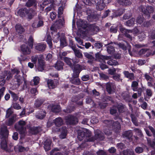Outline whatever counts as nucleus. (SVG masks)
<instances>
[{"instance_id":"4be33fe9","label":"nucleus","mask_w":155,"mask_h":155,"mask_svg":"<svg viewBox=\"0 0 155 155\" xmlns=\"http://www.w3.org/2000/svg\"><path fill=\"white\" fill-rule=\"evenodd\" d=\"M113 15L111 16L112 18L120 16L123 13V9L120 8L118 9L117 10H113Z\"/></svg>"},{"instance_id":"de8ad7c7","label":"nucleus","mask_w":155,"mask_h":155,"mask_svg":"<svg viewBox=\"0 0 155 155\" xmlns=\"http://www.w3.org/2000/svg\"><path fill=\"white\" fill-rule=\"evenodd\" d=\"M91 31L94 33L98 32L99 30V27L94 24L91 25Z\"/></svg>"},{"instance_id":"1a4fd4ad","label":"nucleus","mask_w":155,"mask_h":155,"mask_svg":"<svg viewBox=\"0 0 155 155\" xmlns=\"http://www.w3.org/2000/svg\"><path fill=\"white\" fill-rule=\"evenodd\" d=\"M26 124L25 121L20 120L18 122V124H15V128L17 130L19 131L21 134H23L24 132V126Z\"/></svg>"},{"instance_id":"0eeeda50","label":"nucleus","mask_w":155,"mask_h":155,"mask_svg":"<svg viewBox=\"0 0 155 155\" xmlns=\"http://www.w3.org/2000/svg\"><path fill=\"white\" fill-rule=\"evenodd\" d=\"M107 0H92L93 2H94L96 5V9L99 11H101L105 7V4L108 3V2H107Z\"/></svg>"},{"instance_id":"c03bdc74","label":"nucleus","mask_w":155,"mask_h":155,"mask_svg":"<svg viewBox=\"0 0 155 155\" xmlns=\"http://www.w3.org/2000/svg\"><path fill=\"white\" fill-rule=\"evenodd\" d=\"M138 82L136 81H132L131 84V87L132 90L135 91H137V89L138 88Z\"/></svg>"},{"instance_id":"412c9836","label":"nucleus","mask_w":155,"mask_h":155,"mask_svg":"<svg viewBox=\"0 0 155 155\" xmlns=\"http://www.w3.org/2000/svg\"><path fill=\"white\" fill-rule=\"evenodd\" d=\"M52 140L49 139H46L44 142V148L46 151H48L51 149V145Z\"/></svg>"},{"instance_id":"dca6fc26","label":"nucleus","mask_w":155,"mask_h":155,"mask_svg":"<svg viewBox=\"0 0 155 155\" xmlns=\"http://www.w3.org/2000/svg\"><path fill=\"white\" fill-rule=\"evenodd\" d=\"M46 47L47 45L46 44L40 43L37 44L35 47V49L38 51L43 52L45 50Z\"/></svg>"},{"instance_id":"58836bf2","label":"nucleus","mask_w":155,"mask_h":155,"mask_svg":"<svg viewBox=\"0 0 155 155\" xmlns=\"http://www.w3.org/2000/svg\"><path fill=\"white\" fill-rule=\"evenodd\" d=\"M55 6L54 3H52L49 6L46 8L45 9V12H46V15H47L48 13L50 11L54 10L55 9Z\"/></svg>"},{"instance_id":"f03ea898","label":"nucleus","mask_w":155,"mask_h":155,"mask_svg":"<svg viewBox=\"0 0 155 155\" xmlns=\"http://www.w3.org/2000/svg\"><path fill=\"white\" fill-rule=\"evenodd\" d=\"M50 29L52 31L51 32L52 35L53 37H54V41L57 43L59 40L61 47H64L67 46L68 43L64 34L63 33L57 32V29L54 27L51 26Z\"/></svg>"},{"instance_id":"8fccbe9b","label":"nucleus","mask_w":155,"mask_h":155,"mask_svg":"<svg viewBox=\"0 0 155 155\" xmlns=\"http://www.w3.org/2000/svg\"><path fill=\"white\" fill-rule=\"evenodd\" d=\"M130 117L131 119V120L133 123L136 126H138V123L137 121V118L135 115L133 114H131L130 115Z\"/></svg>"},{"instance_id":"79ce46f5","label":"nucleus","mask_w":155,"mask_h":155,"mask_svg":"<svg viewBox=\"0 0 155 155\" xmlns=\"http://www.w3.org/2000/svg\"><path fill=\"white\" fill-rule=\"evenodd\" d=\"M46 41L48 45L49 48H51L52 46V38L50 35L48 34L47 35Z\"/></svg>"},{"instance_id":"f8f14e48","label":"nucleus","mask_w":155,"mask_h":155,"mask_svg":"<svg viewBox=\"0 0 155 155\" xmlns=\"http://www.w3.org/2000/svg\"><path fill=\"white\" fill-rule=\"evenodd\" d=\"M27 8H22L18 9L15 13L16 15L19 16L22 18H24L26 16Z\"/></svg>"},{"instance_id":"f704fd0d","label":"nucleus","mask_w":155,"mask_h":155,"mask_svg":"<svg viewBox=\"0 0 155 155\" xmlns=\"http://www.w3.org/2000/svg\"><path fill=\"white\" fill-rule=\"evenodd\" d=\"M117 2L120 5L123 6L128 5L131 4L130 0H118Z\"/></svg>"},{"instance_id":"e433bc0d","label":"nucleus","mask_w":155,"mask_h":155,"mask_svg":"<svg viewBox=\"0 0 155 155\" xmlns=\"http://www.w3.org/2000/svg\"><path fill=\"white\" fill-rule=\"evenodd\" d=\"M113 121V120H103V122L105 124V126L110 128Z\"/></svg>"},{"instance_id":"72a5a7b5","label":"nucleus","mask_w":155,"mask_h":155,"mask_svg":"<svg viewBox=\"0 0 155 155\" xmlns=\"http://www.w3.org/2000/svg\"><path fill=\"white\" fill-rule=\"evenodd\" d=\"M2 74L5 78H6V79L7 80H9L11 79L12 77V75L10 71H5L2 73Z\"/></svg>"},{"instance_id":"f3484780","label":"nucleus","mask_w":155,"mask_h":155,"mask_svg":"<svg viewBox=\"0 0 155 155\" xmlns=\"http://www.w3.org/2000/svg\"><path fill=\"white\" fill-rule=\"evenodd\" d=\"M8 139H3L1 142V147L2 150L6 152H9V150L8 149Z\"/></svg>"},{"instance_id":"bf43d9fd","label":"nucleus","mask_w":155,"mask_h":155,"mask_svg":"<svg viewBox=\"0 0 155 155\" xmlns=\"http://www.w3.org/2000/svg\"><path fill=\"white\" fill-rule=\"evenodd\" d=\"M13 107L15 109L19 110L21 109V107L19 104L17 103H13L12 104Z\"/></svg>"},{"instance_id":"a878e982","label":"nucleus","mask_w":155,"mask_h":155,"mask_svg":"<svg viewBox=\"0 0 155 155\" xmlns=\"http://www.w3.org/2000/svg\"><path fill=\"white\" fill-rule=\"evenodd\" d=\"M75 109V107L72 104H70L68 106L66 109H64L63 111L66 113H70L74 111Z\"/></svg>"},{"instance_id":"cd10ccee","label":"nucleus","mask_w":155,"mask_h":155,"mask_svg":"<svg viewBox=\"0 0 155 155\" xmlns=\"http://www.w3.org/2000/svg\"><path fill=\"white\" fill-rule=\"evenodd\" d=\"M64 65V64L63 62L58 61L55 64L54 67L55 69L60 71L63 69Z\"/></svg>"},{"instance_id":"0e129e2a","label":"nucleus","mask_w":155,"mask_h":155,"mask_svg":"<svg viewBox=\"0 0 155 155\" xmlns=\"http://www.w3.org/2000/svg\"><path fill=\"white\" fill-rule=\"evenodd\" d=\"M135 150L137 153H140L143 152V149L141 147H136Z\"/></svg>"},{"instance_id":"7ed1b4c3","label":"nucleus","mask_w":155,"mask_h":155,"mask_svg":"<svg viewBox=\"0 0 155 155\" xmlns=\"http://www.w3.org/2000/svg\"><path fill=\"white\" fill-rule=\"evenodd\" d=\"M139 10L141 11L145 16L146 18L149 19L150 18V14L152 13L154 11V8L153 7L151 6H148L146 7L144 5H141L138 8Z\"/></svg>"},{"instance_id":"6e6d98bb","label":"nucleus","mask_w":155,"mask_h":155,"mask_svg":"<svg viewBox=\"0 0 155 155\" xmlns=\"http://www.w3.org/2000/svg\"><path fill=\"white\" fill-rule=\"evenodd\" d=\"M117 45L121 49H122L123 50L125 51L127 50V47L125 46L124 44L123 43L119 42L117 43Z\"/></svg>"},{"instance_id":"20e7f679","label":"nucleus","mask_w":155,"mask_h":155,"mask_svg":"<svg viewBox=\"0 0 155 155\" xmlns=\"http://www.w3.org/2000/svg\"><path fill=\"white\" fill-rule=\"evenodd\" d=\"M21 49L23 54L21 55V58H18V59L20 63L21 64L22 61H24L27 59L26 55L30 54L31 50L27 45H22L21 46Z\"/></svg>"},{"instance_id":"c9c22d12","label":"nucleus","mask_w":155,"mask_h":155,"mask_svg":"<svg viewBox=\"0 0 155 155\" xmlns=\"http://www.w3.org/2000/svg\"><path fill=\"white\" fill-rule=\"evenodd\" d=\"M123 135L124 136L126 137L127 139L129 140L132 139V137L133 134L131 130H128L125 131Z\"/></svg>"},{"instance_id":"680f3d73","label":"nucleus","mask_w":155,"mask_h":155,"mask_svg":"<svg viewBox=\"0 0 155 155\" xmlns=\"http://www.w3.org/2000/svg\"><path fill=\"white\" fill-rule=\"evenodd\" d=\"M5 78L4 77L3 75L1 76L0 77V86H3L5 82Z\"/></svg>"},{"instance_id":"774afa93","label":"nucleus","mask_w":155,"mask_h":155,"mask_svg":"<svg viewBox=\"0 0 155 155\" xmlns=\"http://www.w3.org/2000/svg\"><path fill=\"white\" fill-rule=\"evenodd\" d=\"M124 155H133L134 152L129 150H124L123 151Z\"/></svg>"},{"instance_id":"5fc2aeb1","label":"nucleus","mask_w":155,"mask_h":155,"mask_svg":"<svg viewBox=\"0 0 155 155\" xmlns=\"http://www.w3.org/2000/svg\"><path fill=\"white\" fill-rule=\"evenodd\" d=\"M144 18L143 16H138L136 22L139 24H141L143 21Z\"/></svg>"},{"instance_id":"6e6552de","label":"nucleus","mask_w":155,"mask_h":155,"mask_svg":"<svg viewBox=\"0 0 155 155\" xmlns=\"http://www.w3.org/2000/svg\"><path fill=\"white\" fill-rule=\"evenodd\" d=\"M59 79V78L58 79H48L47 81V83L49 88V89L55 88L58 84Z\"/></svg>"},{"instance_id":"2f4dec72","label":"nucleus","mask_w":155,"mask_h":155,"mask_svg":"<svg viewBox=\"0 0 155 155\" xmlns=\"http://www.w3.org/2000/svg\"><path fill=\"white\" fill-rule=\"evenodd\" d=\"M95 56L96 58L98 59H100L102 60H108L109 59V57L103 55L102 54H101V52H97L95 54Z\"/></svg>"},{"instance_id":"ea45409f","label":"nucleus","mask_w":155,"mask_h":155,"mask_svg":"<svg viewBox=\"0 0 155 155\" xmlns=\"http://www.w3.org/2000/svg\"><path fill=\"white\" fill-rule=\"evenodd\" d=\"M9 92L11 94V97L12 98L13 101L16 102L18 100L19 98L17 94L10 90L9 91Z\"/></svg>"},{"instance_id":"39448f33","label":"nucleus","mask_w":155,"mask_h":155,"mask_svg":"<svg viewBox=\"0 0 155 155\" xmlns=\"http://www.w3.org/2000/svg\"><path fill=\"white\" fill-rule=\"evenodd\" d=\"M66 124L68 125L75 126L78 122V119L77 116L72 114H68L64 117Z\"/></svg>"},{"instance_id":"4468645a","label":"nucleus","mask_w":155,"mask_h":155,"mask_svg":"<svg viewBox=\"0 0 155 155\" xmlns=\"http://www.w3.org/2000/svg\"><path fill=\"white\" fill-rule=\"evenodd\" d=\"M41 131V127L40 126L31 127L29 129L30 133L33 135H36Z\"/></svg>"},{"instance_id":"09e8293b","label":"nucleus","mask_w":155,"mask_h":155,"mask_svg":"<svg viewBox=\"0 0 155 155\" xmlns=\"http://www.w3.org/2000/svg\"><path fill=\"white\" fill-rule=\"evenodd\" d=\"M74 52L75 56L79 58H81L82 57V54L80 52V50H78L76 48L73 50Z\"/></svg>"},{"instance_id":"338daca9","label":"nucleus","mask_w":155,"mask_h":155,"mask_svg":"<svg viewBox=\"0 0 155 155\" xmlns=\"http://www.w3.org/2000/svg\"><path fill=\"white\" fill-rule=\"evenodd\" d=\"M120 74H115L113 76V79L117 81H119L120 80Z\"/></svg>"},{"instance_id":"6ab92c4d","label":"nucleus","mask_w":155,"mask_h":155,"mask_svg":"<svg viewBox=\"0 0 155 155\" xmlns=\"http://www.w3.org/2000/svg\"><path fill=\"white\" fill-rule=\"evenodd\" d=\"M37 2L36 0H28L25 4V6L28 8L33 6L35 9L37 8Z\"/></svg>"},{"instance_id":"423d86ee","label":"nucleus","mask_w":155,"mask_h":155,"mask_svg":"<svg viewBox=\"0 0 155 155\" xmlns=\"http://www.w3.org/2000/svg\"><path fill=\"white\" fill-rule=\"evenodd\" d=\"M78 138L80 141L82 140L85 137L88 138L91 136V132L86 129L83 130H79L78 131Z\"/></svg>"},{"instance_id":"3c124183","label":"nucleus","mask_w":155,"mask_h":155,"mask_svg":"<svg viewBox=\"0 0 155 155\" xmlns=\"http://www.w3.org/2000/svg\"><path fill=\"white\" fill-rule=\"evenodd\" d=\"M119 113H123L124 112V105L122 104H119L117 107Z\"/></svg>"},{"instance_id":"473e14b6","label":"nucleus","mask_w":155,"mask_h":155,"mask_svg":"<svg viewBox=\"0 0 155 155\" xmlns=\"http://www.w3.org/2000/svg\"><path fill=\"white\" fill-rule=\"evenodd\" d=\"M51 110L53 112L57 114L61 111L60 107L58 105H53L51 107Z\"/></svg>"},{"instance_id":"49530a36","label":"nucleus","mask_w":155,"mask_h":155,"mask_svg":"<svg viewBox=\"0 0 155 155\" xmlns=\"http://www.w3.org/2000/svg\"><path fill=\"white\" fill-rule=\"evenodd\" d=\"M34 41L33 38L31 36L29 37L28 40V45L31 48H33Z\"/></svg>"},{"instance_id":"aec40b11","label":"nucleus","mask_w":155,"mask_h":155,"mask_svg":"<svg viewBox=\"0 0 155 155\" xmlns=\"http://www.w3.org/2000/svg\"><path fill=\"white\" fill-rule=\"evenodd\" d=\"M46 114L45 110H40L36 113L35 116L37 118L41 120L45 117Z\"/></svg>"},{"instance_id":"b1692460","label":"nucleus","mask_w":155,"mask_h":155,"mask_svg":"<svg viewBox=\"0 0 155 155\" xmlns=\"http://www.w3.org/2000/svg\"><path fill=\"white\" fill-rule=\"evenodd\" d=\"M15 28L16 32L18 34H22L25 31V28L19 24H16Z\"/></svg>"},{"instance_id":"9b49d317","label":"nucleus","mask_w":155,"mask_h":155,"mask_svg":"<svg viewBox=\"0 0 155 155\" xmlns=\"http://www.w3.org/2000/svg\"><path fill=\"white\" fill-rule=\"evenodd\" d=\"M115 86L113 83L108 82L106 84V91L109 94H113L115 90Z\"/></svg>"},{"instance_id":"ddd939ff","label":"nucleus","mask_w":155,"mask_h":155,"mask_svg":"<svg viewBox=\"0 0 155 155\" xmlns=\"http://www.w3.org/2000/svg\"><path fill=\"white\" fill-rule=\"evenodd\" d=\"M110 128L115 133H117L119 132L121 129V126L120 123L118 121H114L112 124Z\"/></svg>"},{"instance_id":"f257e3e1","label":"nucleus","mask_w":155,"mask_h":155,"mask_svg":"<svg viewBox=\"0 0 155 155\" xmlns=\"http://www.w3.org/2000/svg\"><path fill=\"white\" fill-rule=\"evenodd\" d=\"M63 60L73 71L72 77L70 79V82L75 85H79L81 82L78 77L81 71L85 69V66L83 64H77L78 61L74 58L71 59L64 57Z\"/></svg>"},{"instance_id":"a211bd4d","label":"nucleus","mask_w":155,"mask_h":155,"mask_svg":"<svg viewBox=\"0 0 155 155\" xmlns=\"http://www.w3.org/2000/svg\"><path fill=\"white\" fill-rule=\"evenodd\" d=\"M61 134L59 135L61 139H63L66 138L68 134L67 128L65 126H63L60 129Z\"/></svg>"},{"instance_id":"bb28decb","label":"nucleus","mask_w":155,"mask_h":155,"mask_svg":"<svg viewBox=\"0 0 155 155\" xmlns=\"http://www.w3.org/2000/svg\"><path fill=\"white\" fill-rule=\"evenodd\" d=\"M125 77L130 80H133L134 79V74L133 73H130L127 71H124L123 72Z\"/></svg>"},{"instance_id":"4d7b16f0","label":"nucleus","mask_w":155,"mask_h":155,"mask_svg":"<svg viewBox=\"0 0 155 155\" xmlns=\"http://www.w3.org/2000/svg\"><path fill=\"white\" fill-rule=\"evenodd\" d=\"M84 55L87 58L90 60L93 61L94 58V56L87 52L85 53H84Z\"/></svg>"},{"instance_id":"7c9ffc66","label":"nucleus","mask_w":155,"mask_h":155,"mask_svg":"<svg viewBox=\"0 0 155 155\" xmlns=\"http://www.w3.org/2000/svg\"><path fill=\"white\" fill-rule=\"evenodd\" d=\"M45 100L41 98H38L36 99L34 105L35 107L38 108L40 107L43 103Z\"/></svg>"},{"instance_id":"052dcab7","label":"nucleus","mask_w":155,"mask_h":155,"mask_svg":"<svg viewBox=\"0 0 155 155\" xmlns=\"http://www.w3.org/2000/svg\"><path fill=\"white\" fill-rule=\"evenodd\" d=\"M103 132L105 135L107 136L111 135L112 134V130L109 129L104 128V129Z\"/></svg>"},{"instance_id":"393cba45","label":"nucleus","mask_w":155,"mask_h":155,"mask_svg":"<svg viewBox=\"0 0 155 155\" xmlns=\"http://www.w3.org/2000/svg\"><path fill=\"white\" fill-rule=\"evenodd\" d=\"M95 137L97 140H103L105 139V137L102 132L98 131L95 134Z\"/></svg>"},{"instance_id":"13d9d810","label":"nucleus","mask_w":155,"mask_h":155,"mask_svg":"<svg viewBox=\"0 0 155 155\" xmlns=\"http://www.w3.org/2000/svg\"><path fill=\"white\" fill-rule=\"evenodd\" d=\"M80 24H78V25L81 27L82 28L84 29L87 27V25L85 23V21H84V20L81 21L80 22Z\"/></svg>"},{"instance_id":"4c0bfd02","label":"nucleus","mask_w":155,"mask_h":155,"mask_svg":"<svg viewBox=\"0 0 155 155\" xmlns=\"http://www.w3.org/2000/svg\"><path fill=\"white\" fill-rule=\"evenodd\" d=\"M52 3H54V0H43L42 4L41 5V8H42L43 10L44 8V6L47 5Z\"/></svg>"},{"instance_id":"37998d69","label":"nucleus","mask_w":155,"mask_h":155,"mask_svg":"<svg viewBox=\"0 0 155 155\" xmlns=\"http://www.w3.org/2000/svg\"><path fill=\"white\" fill-rule=\"evenodd\" d=\"M60 150V149L58 148H54L50 152V155H63V153L61 152H56Z\"/></svg>"},{"instance_id":"c756f323","label":"nucleus","mask_w":155,"mask_h":155,"mask_svg":"<svg viewBox=\"0 0 155 155\" xmlns=\"http://www.w3.org/2000/svg\"><path fill=\"white\" fill-rule=\"evenodd\" d=\"M112 43V42L111 41L110 43H109L107 45H105V46H106L107 45H109L107 47V51L108 53L110 54H113L115 51V49L114 46L109 45L110 44Z\"/></svg>"},{"instance_id":"5701e85b","label":"nucleus","mask_w":155,"mask_h":155,"mask_svg":"<svg viewBox=\"0 0 155 155\" xmlns=\"http://www.w3.org/2000/svg\"><path fill=\"white\" fill-rule=\"evenodd\" d=\"M54 122L55 126L58 127H60L64 124L63 120L60 117L56 118L54 120Z\"/></svg>"},{"instance_id":"a18cd8bd","label":"nucleus","mask_w":155,"mask_h":155,"mask_svg":"<svg viewBox=\"0 0 155 155\" xmlns=\"http://www.w3.org/2000/svg\"><path fill=\"white\" fill-rule=\"evenodd\" d=\"M69 44L68 46L72 50L76 48V45L74 43V42L72 40L71 38H69Z\"/></svg>"},{"instance_id":"e2e57ef3","label":"nucleus","mask_w":155,"mask_h":155,"mask_svg":"<svg viewBox=\"0 0 155 155\" xmlns=\"http://www.w3.org/2000/svg\"><path fill=\"white\" fill-rule=\"evenodd\" d=\"M117 107H113L110 109V113L112 115H114L117 113Z\"/></svg>"},{"instance_id":"69168bd1","label":"nucleus","mask_w":155,"mask_h":155,"mask_svg":"<svg viewBox=\"0 0 155 155\" xmlns=\"http://www.w3.org/2000/svg\"><path fill=\"white\" fill-rule=\"evenodd\" d=\"M13 113V112L12 110L10 108H8L6 111V118L9 117Z\"/></svg>"},{"instance_id":"9d476101","label":"nucleus","mask_w":155,"mask_h":155,"mask_svg":"<svg viewBox=\"0 0 155 155\" xmlns=\"http://www.w3.org/2000/svg\"><path fill=\"white\" fill-rule=\"evenodd\" d=\"M9 132V130L7 129V126H4L1 128L0 135L3 139H8Z\"/></svg>"},{"instance_id":"a19ab883","label":"nucleus","mask_w":155,"mask_h":155,"mask_svg":"<svg viewBox=\"0 0 155 155\" xmlns=\"http://www.w3.org/2000/svg\"><path fill=\"white\" fill-rule=\"evenodd\" d=\"M135 19L134 18H132L127 20L126 22V25L129 27H132L135 24Z\"/></svg>"},{"instance_id":"c85d7f7f","label":"nucleus","mask_w":155,"mask_h":155,"mask_svg":"<svg viewBox=\"0 0 155 155\" xmlns=\"http://www.w3.org/2000/svg\"><path fill=\"white\" fill-rule=\"evenodd\" d=\"M38 69L39 71H42L44 69L45 63L41 59H38Z\"/></svg>"},{"instance_id":"864d4df0","label":"nucleus","mask_w":155,"mask_h":155,"mask_svg":"<svg viewBox=\"0 0 155 155\" xmlns=\"http://www.w3.org/2000/svg\"><path fill=\"white\" fill-rule=\"evenodd\" d=\"M120 32L122 33H124L127 32H131L132 33V31L131 30H128L125 29L123 27L121 26H120Z\"/></svg>"},{"instance_id":"603ef678","label":"nucleus","mask_w":155,"mask_h":155,"mask_svg":"<svg viewBox=\"0 0 155 155\" xmlns=\"http://www.w3.org/2000/svg\"><path fill=\"white\" fill-rule=\"evenodd\" d=\"M117 27L114 25L110 27V31L111 33H116L117 31Z\"/></svg>"},{"instance_id":"2eb2a0df","label":"nucleus","mask_w":155,"mask_h":155,"mask_svg":"<svg viewBox=\"0 0 155 155\" xmlns=\"http://www.w3.org/2000/svg\"><path fill=\"white\" fill-rule=\"evenodd\" d=\"M35 14V11L34 9L32 8H29L27 9L26 14L27 19L29 20L32 19L33 18Z\"/></svg>"}]
</instances>
